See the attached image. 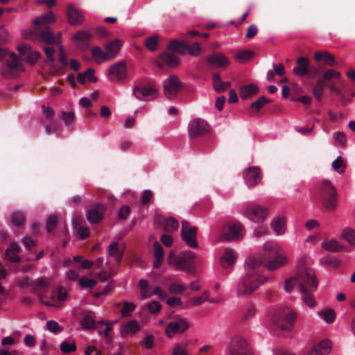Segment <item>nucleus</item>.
Masks as SVG:
<instances>
[{
	"label": "nucleus",
	"instance_id": "1",
	"mask_svg": "<svg viewBox=\"0 0 355 355\" xmlns=\"http://www.w3.org/2000/svg\"><path fill=\"white\" fill-rule=\"evenodd\" d=\"M288 262V257L281 253L280 247L277 243H266L263 254H255L246 260V274L239 283L238 294L249 295L266 280L259 274L258 268L262 264L265 263L267 269L272 271L284 266Z\"/></svg>",
	"mask_w": 355,
	"mask_h": 355
},
{
	"label": "nucleus",
	"instance_id": "2",
	"mask_svg": "<svg viewBox=\"0 0 355 355\" xmlns=\"http://www.w3.org/2000/svg\"><path fill=\"white\" fill-rule=\"evenodd\" d=\"M307 259V257H302L298 261V266L302 267ZM297 276L303 302L309 308L315 307L317 302L313 293L316 291L319 282L314 270L308 268H301L297 272Z\"/></svg>",
	"mask_w": 355,
	"mask_h": 355
},
{
	"label": "nucleus",
	"instance_id": "3",
	"mask_svg": "<svg viewBox=\"0 0 355 355\" xmlns=\"http://www.w3.org/2000/svg\"><path fill=\"white\" fill-rule=\"evenodd\" d=\"M297 316L296 312L289 307L279 308L272 317L273 327L284 331H290Z\"/></svg>",
	"mask_w": 355,
	"mask_h": 355
},
{
	"label": "nucleus",
	"instance_id": "4",
	"mask_svg": "<svg viewBox=\"0 0 355 355\" xmlns=\"http://www.w3.org/2000/svg\"><path fill=\"white\" fill-rule=\"evenodd\" d=\"M196 258L194 252L190 250L182 252L180 255H175L173 252L168 254V263L173 266L177 270L190 272L193 269V263Z\"/></svg>",
	"mask_w": 355,
	"mask_h": 355
},
{
	"label": "nucleus",
	"instance_id": "5",
	"mask_svg": "<svg viewBox=\"0 0 355 355\" xmlns=\"http://www.w3.org/2000/svg\"><path fill=\"white\" fill-rule=\"evenodd\" d=\"M0 58H3L6 62V66L0 68V73L3 76L12 78L16 72L24 71L15 53L0 48Z\"/></svg>",
	"mask_w": 355,
	"mask_h": 355
},
{
	"label": "nucleus",
	"instance_id": "6",
	"mask_svg": "<svg viewBox=\"0 0 355 355\" xmlns=\"http://www.w3.org/2000/svg\"><path fill=\"white\" fill-rule=\"evenodd\" d=\"M321 195L326 209L332 211L337 207V194L329 181L324 180L322 185Z\"/></svg>",
	"mask_w": 355,
	"mask_h": 355
},
{
	"label": "nucleus",
	"instance_id": "7",
	"mask_svg": "<svg viewBox=\"0 0 355 355\" xmlns=\"http://www.w3.org/2000/svg\"><path fill=\"white\" fill-rule=\"evenodd\" d=\"M189 327L188 320L180 316L175 315V318L166 325L165 334L168 338H173L176 334H181L186 331Z\"/></svg>",
	"mask_w": 355,
	"mask_h": 355
},
{
	"label": "nucleus",
	"instance_id": "8",
	"mask_svg": "<svg viewBox=\"0 0 355 355\" xmlns=\"http://www.w3.org/2000/svg\"><path fill=\"white\" fill-rule=\"evenodd\" d=\"M164 94L168 99L175 98L182 89V83L175 75L170 76L163 81Z\"/></svg>",
	"mask_w": 355,
	"mask_h": 355
},
{
	"label": "nucleus",
	"instance_id": "9",
	"mask_svg": "<svg viewBox=\"0 0 355 355\" xmlns=\"http://www.w3.org/2000/svg\"><path fill=\"white\" fill-rule=\"evenodd\" d=\"M24 37L36 41L39 40L40 42H45L48 44H53L56 42V36L53 35V32L49 28L44 29L43 31H35L31 29L25 30L22 31Z\"/></svg>",
	"mask_w": 355,
	"mask_h": 355
},
{
	"label": "nucleus",
	"instance_id": "10",
	"mask_svg": "<svg viewBox=\"0 0 355 355\" xmlns=\"http://www.w3.org/2000/svg\"><path fill=\"white\" fill-rule=\"evenodd\" d=\"M244 233L243 225L240 223L233 222L223 228L222 237L227 241H236L243 238Z\"/></svg>",
	"mask_w": 355,
	"mask_h": 355
},
{
	"label": "nucleus",
	"instance_id": "11",
	"mask_svg": "<svg viewBox=\"0 0 355 355\" xmlns=\"http://www.w3.org/2000/svg\"><path fill=\"white\" fill-rule=\"evenodd\" d=\"M227 351L229 355H252L246 340L239 336L232 338Z\"/></svg>",
	"mask_w": 355,
	"mask_h": 355
},
{
	"label": "nucleus",
	"instance_id": "12",
	"mask_svg": "<svg viewBox=\"0 0 355 355\" xmlns=\"http://www.w3.org/2000/svg\"><path fill=\"white\" fill-rule=\"evenodd\" d=\"M197 232L198 228L196 227L191 226L189 223L185 220L182 222V239L189 247L194 249L198 247Z\"/></svg>",
	"mask_w": 355,
	"mask_h": 355
},
{
	"label": "nucleus",
	"instance_id": "13",
	"mask_svg": "<svg viewBox=\"0 0 355 355\" xmlns=\"http://www.w3.org/2000/svg\"><path fill=\"white\" fill-rule=\"evenodd\" d=\"M188 131L189 136L193 138L208 133L210 131V127L206 121L196 118L189 122Z\"/></svg>",
	"mask_w": 355,
	"mask_h": 355
},
{
	"label": "nucleus",
	"instance_id": "14",
	"mask_svg": "<svg viewBox=\"0 0 355 355\" xmlns=\"http://www.w3.org/2000/svg\"><path fill=\"white\" fill-rule=\"evenodd\" d=\"M269 213L268 209L263 205H253L247 209L245 217L254 223L263 222Z\"/></svg>",
	"mask_w": 355,
	"mask_h": 355
},
{
	"label": "nucleus",
	"instance_id": "15",
	"mask_svg": "<svg viewBox=\"0 0 355 355\" xmlns=\"http://www.w3.org/2000/svg\"><path fill=\"white\" fill-rule=\"evenodd\" d=\"M134 96L140 101H148L155 99L159 94L157 89L151 85L135 87L132 89Z\"/></svg>",
	"mask_w": 355,
	"mask_h": 355
},
{
	"label": "nucleus",
	"instance_id": "16",
	"mask_svg": "<svg viewBox=\"0 0 355 355\" xmlns=\"http://www.w3.org/2000/svg\"><path fill=\"white\" fill-rule=\"evenodd\" d=\"M109 79L112 82L123 80L127 76L126 64L125 62H117L113 64L108 69Z\"/></svg>",
	"mask_w": 355,
	"mask_h": 355
},
{
	"label": "nucleus",
	"instance_id": "17",
	"mask_svg": "<svg viewBox=\"0 0 355 355\" xmlns=\"http://www.w3.org/2000/svg\"><path fill=\"white\" fill-rule=\"evenodd\" d=\"M93 38L92 33L88 30H81L76 32L71 37V40L76 44L78 49H86Z\"/></svg>",
	"mask_w": 355,
	"mask_h": 355
},
{
	"label": "nucleus",
	"instance_id": "18",
	"mask_svg": "<svg viewBox=\"0 0 355 355\" xmlns=\"http://www.w3.org/2000/svg\"><path fill=\"white\" fill-rule=\"evenodd\" d=\"M22 60L33 65L41 57V53L37 51H33L28 45L21 44L17 46Z\"/></svg>",
	"mask_w": 355,
	"mask_h": 355
},
{
	"label": "nucleus",
	"instance_id": "19",
	"mask_svg": "<svg viewBox=\"0 0 355 355\" xmlns=\"http://www.w3.org/2000/svg\"><path fill=\"white\" fill-rule=\"evenodd\" d=\"M55 21L56 18L53 12H48L44 13L35 17L33 20V24L36 27L34 31H39L42 28H49V26L55 22Z\"/></svg>",
	"mask_w": 355,
	"mask_h": 355
},
{
	"label": "nucleus",
	"instance_id": "20",
	"mask_svg": "<svg viewBox=\"0 0 355 355\" xmlns=\"http://www.w3.org/2000/svg\"><path fill=\"white\" fill-rule=\"evenodd\" d=\"M243 178L246 184L249 187H254L258 184L261 180L259 168L256 166L250 167L243 172Z\"/></svg>",
	"mask_w": 355,
	"mask_h": 355
},
{
	"label": "nucleus",
	"instance_id": "21",
	"mask_svg": "<svg viewBox=\"0 0 355 355\" xmlns=\"http://www.w3.org/2000/svg\"><path fill=\"white\" fill-rule=\"evenodd\" d=\"M67 15L69 22L73 26H79L85 21L84 15L71 3L67 5Z\"/></svg>",
	"mask_w": 355,
	"mask_h": 355
},
{
	"label": "nucleus",
	"instance_id": "22",
	"mask_svg": "<svg viewBox=\"0 0 355 355\" xmlns=\"http://www.w3.org/2000/svg\"><path fill=\"white\" fill-rule=\"evenodd\" d=\"M207 62L215 67H225L230 64V60L225 54L216 52L206 58Z\"/></svg>",
	"mask_w": 355,
	"mask_h": 355
},
{
	"label": "nucleus",
	"instance_id": "23",
	"mask_svg": "<svg viewBox=\"0 0 355 355\" xmlns=\"http://www.w3.org/2000/svg\"><path fill=\"white\" fill-rule=\"evenodd\" d=\"M270 227L276 236H281L286 232V217L278 216L275 217L270 222Z\"/></svg>",
	"mask_w": 355,
	"mask_h": 355
},
{
	"label": "nucleus",
	"instance_id": "24",
	"mask_svg": "<svg viewBox=\"0 0 355 355\" xmlns=\"http://www.w3.org/2000/svg\"><path fill=\"white\" fill-rule=\"evenodd\" d=\"M296 67L293 69L294 75L302 77L309 73L310 61L306 57H300L296 61Z\"/></svg>",
	"mask_w": 355,
	"mask_h": 355
},
{
	"label": "nucleus",
	"instance_id": "25",
	"mask_svg": "<svg viewBox=\"0 0 355 355\" xmlns=\"http://www.w3.org/2000/svg\"><path fill=\"white\" fill-rule=\"evenodd\" d=\"M238 254L234 249L226 248L220 259V263L223 268H227L234 264Z\"/></svg>",
	"mask_w": 355,
	"mask_h": 355
},
{
	"label": "nucleus",
	"instance_id": "26",
	"mask_svg": "<svg viewBox=\"0 0 355 355\" xmlns=\"http://www.w3.org/2000/svg\"><path fill=\"white\" fill-rule=\"evenodd\" d=\"M321 248L329 252L336 253L344 250V246L336 239H326L321 243Z\"/></svg>",
	"mask_w": 355,
	"mask_h": 355
},
{
	"label": "nucleus",
	"instance_id": "27",
	"mask_svg": "<svg viewBox=\"0 0 355 355\" xmlns=\"http://www.w3.org/2000/svg\"><path fill=\"white\" fill-rule=\"evenodd\" d=\"M105 209V207L103 204H98L94 207L89 210L86 214L88 220L92 223H98Z\"/></svg>",
	"mask_w": 355,
	"mask_h": 355
},
{
	"label": "nucleus",
	"instance_id": "28",
	"mask_svg": "<svg viewBox=\"0 0 355 355\" xmlns=\"http://www.w3.org/2000/svg\"><path fill=\"white\" fill-rule=\"evenodd\" d=\"M331 343L329 340H325L314 346L308 355H328L330 352Z\"/></svg>",
	"mask_w": 355,
	"mask_h": 355
},
{
	"label": "nucleus",
	"instance_id": "29",
	"mask_svg": "<svg viewBox=\"0 0 355 355\" xmlns=\"http://www.w3.org/2000/svg\"><path fill=\"white\" fill-rule=\"evenodd\" d=\"M314 59L315 61H323L328 66H334L336 64L334 55L327 51H318L315 53Z\"/></svg>",
	"mask_w": 355,
	"mask_h": 355
},
{
	"label": "nucleus",
	"instance_id": "30",
	"mask_svg": "<svg viewBox=\"0 0 355 355\" xmlns=\"http://www.w3.org/2000/svg\"><path fill=\"white\" fill-rule=\"evenodd\" d=\"M67 297V291L60 287L58 289L57 292L51 296L50 300L46 302V305L50 306H58L60 302L65 300Z\"/></svg>",
	"mask_w": 355,
	"mask_h": 355
},
{
	"label": "nucleus",
	"instance_id": "31",
	"mask_svg": "<svg viewBox=\"0 0 355 355\" xmlns=\"http://www.w3.org/2000/svg\"><path fill=\"white\" fill-rule=\"evenodd\" d=\"M105 49L107 53L110 56V60L113 59L119 53L121 48V41L119 39H115L105 44Z\"/></svg>",
	"mask_w": 355,
	"mask_h": 355
},
{
	"label": "nucleus",
	"instance_id": "32",
	"mask_svg": "<svg viewBox=\"0 0 355 355\" xmlns=\"http://www.w3.org/2000/svg\"><path fill=\"white\" fill-rule=\"evenodd\" d=\"M159 59L162 63L170 67H175L180 63V59L178 55L168 52L162 53L159 55Z\"/></svg>",
	"mask_w": 355,
	"mask_h": 355
},
{
	"label": "nucleus",
	"instance_id": "33",
	"mask_svg": "<svg viewBox=\"0 0 355 355\" xmlns=\"http://www.w3.org/2000/svg\"><path fill=\"white\" fill-rule=\"evenodd\" d=\"M19 252V247L18 245L15 243H12L6 250V258L11 262H18L20 261Z\"/></svg>",
	"mask_w": 355,
	"mask_h": 355
},
{
	"label": "nucleus",
	"instance_id": "34",
	"mask_svg": "<svg viewBox=\"0 0 355 355\" xmlns=\"http://www.w3.org/2000/svg\"><path fill=\"white\" fill-rule=\"evenodd\" d=\"M123 247H121L116 242H112L109 247V255L113 257L119 265L123 257Z\"/></svg>",
	"mask_w": 355,
	"mask_h": 355
},
{
	"label": "nucleus",
	"instance_id": "35",
	"mask_svg": "<svg viewBox=\"0 0 355 355\" xmlns=\"http://www.w3.org/2000/svg\"><path fill=\"white\" fill-rule=\"evenodd\" d=\"M187 42L174 40L168 44V49L176 51L182 55L187 53Z\"/></svg>",
	"mask_w": 355,
	"mask_h": 355
},
{
	"label": "nucleus",
	"instance_id": "36",
	"mask_svg": "<svg viewBox=\"0 0 355 355\" xmlns=\"http://www.w3.org/2000/svg\"><path fill=\"white\" fill-rule=\"evenodd\" d=\"M259 89L254 84H249L241 87L240 96L243 99H248L257 94Z\"/></svg>",
	"mask_w": 355,
	"mask_h": 355
},
{
	"label": "nucleus",
	"instance_id": "37",
	"mask_svg": "<svg viewBox=\"0 0 355 355\" xmlns=\"http://www.w3.org/2000/svg\"><path fill=\"white\" fill-rule=\"evenodd\" d=\"M49 280L44 277H39L35 279L31 285V291L37 293L41 290L45 289L49 286Z\"/></svg>",
	"mask_w": 355,
	"mask_h": 355
},
{
	"label": "nucleus",
	"instance_id": "38",
	"mask_svg": "<svg viewBox=\"0 0 355 355\" xmlns=\"http://www.w3.org/2000/svg\"><path fill=\"white\" fill-rule=\"evenodd\" d=\"M213 87L216 92L220 93L225 91L229 86L230 83L222 80L218 73L213 74Z\"/></svg>",
	"mask_w": 355,
	"mask_h": 355
},
{
	"label": "nucleus",
	"instance_id": "39",
	"mask_svg": "<svg viewBox=\"0 0 355 355\" xmlns=\"http://www.w3.org/2000/svg\"><path fill=\"white\" fill-rule=\"evenodd\" d=\"M340 237L345 239L350 246L355 248V230L350 227L344 228L341 233Z\"/></svg>",
	"mask_w": 355,
	"mask_h": 355
},
{
	"label": "nucleus",
	"instance_id": "40",
	"mask_svg": "<svg viewBox=\"0 0 355 355\" xmlns=\"http://www.w3.org/2000/svg\"><path fill=\"white\" fill-rule=\"evenodd\" d=\"M320 265H327L333 268H337L340 264V261L334 256L327 254L319 259Z\"/></svg>",
	"mask_w": 355,
	"mask_h": 355
},
{
	"label": "nucleus",
	"instance_id": "41",
	"mask_svg": "<svg viewBox=\"0 0 355 355\" xmlns=\"http://www.w3.org/2000/svg\"><path fill=\"white\" fill-rule=\"evenodd\" d=\"M92 54L96 58L98 62H103L110 60V56L98 46H94L92 49Z\"/></svg>",
	"mask_w": 355,
	"mask_h": 355
},
{
	"label": "nucleus",
	"instance_id": "42",
	"mask_svg": "<svg viewBox=\"0 0 355 355\" xmlns=\"http://www.w3.org/2000/svg\"><path fill=\"white\" fill-rule=\"evenodd\" d=\"M139 287L141 290V300H146L151 297V286L146 279H141L139 281Z\"/></svg>",
	"mask_w": 355,
	"mask_h": 355
},
{
	"label": "nucleus",
	"instance_id": "43",
	"mask_svg": "<svg viewBox=\"0 0 355 355\" xmlns=\"http://www.w3.org/2000/svg\"><path fill=\"white\" fill-rule=\"evenodd\" d=\"M163 227L165 231L172 232L178 229L179 223L175 218L168 217L164 220Z\"/></svg>",
	"mask_w": 355,
	"mask_h": 355
},
{
	"label": "nucleus",
	"instance_id": "44",
	"mask_svg": "<svg viewBox=\"0 0 355 355\" xmlns=\"http://www.w3.org/2000/svg\"><path fill=\"white\" fill-rule=\"evenodd\" d=\"M318 316L325 321L327 324L332 323L335 320V312L333 309H325L318 311Z\"/></svg>",
	"mask_w": 355,
	"mask_h": 355
},
{
	"label": "nucleus",
	"instance_id": "45",
	"mask_svg": "<svg viewBox=\"0 0 355 355\" xmlns=\"http://www.w3.org/2000/svg\"><path fill=\"white\" fill-rule=\"evenodd\" d=\"M95 324L96 322L93 313L91 312L85 313L81 320L82 327L85 329H88L95 327Z\"/></svg>",
	"mask_w": 355,
	"mask_h": 355
},
{
	"label": "nucleus",
	"instance_id": "46",
	"mask_svg": "<svg viewBox=\"0 0 355 355\" xmlns=\"http://www.w3.org/2000/svg\"><path fill=\"white\" fill-rule=\"evenodd\" d=\"M10 220L13 225L21 227L25 221V215L21 211H15L11 214Z\"/></svg>",
	"mask_w": 355,
	"mask_h": 355
},
{
	"label": "nucleus",
	"instance_id": "47",
	"mask_svg": "<svg viewBox=\"0 0 355 355\" xmlns=\"http://www.w3.org/2000/svg\"><path fill=\"white\" fill-rule=\"evenodd\" d=\"M209 300V295L207 292H204L201 295L192 297L188 301V305L191 306H196L202 304L203 302Z\"/></svg>",
	"mask_w": 355,
	"mask_h": 355
},
{
	"label": "nucleus",
	"instance_id": "48",
	"mask_svg": "<svg viewBox=\"0 0 355 355\" xmlns=\"http://www.w3.org/2000/svg\"><path fill=\"white\" fill-rule=\"evenodd\" d=\"M141 329L140 324L136 320L128 321L124 326V330L127 334H134Z\"/></svg>",
	"mask_w": 355,
	"mask_h": 355
},
{
	"label": "nucleus",
	"instance_id": "49",
	"mask_svg": "<svg viewBox=\"0 0 355 355\" xmlns=\"http://www.w3.org/2000/svg\"><path fill=\"white\" fill-rule=\"evenodd\" d=\"M44 51L45 53V55L47 58L46 60V63L50 66V67L53 68L54 67L55 59L53 56V54L55 53V49L52 47H44Z\"/></svg>",
	"mask_w": 355,
	"mask_h": 355
},
{
	"label": "nucleus",
	"instance_id": "50",
	"mask_svg": "<svg viewBox=\"0 0 355 355\" xmlns=\"http://www.w3.org/2000/svg\"><path fill=\"white\" fill-rule=\"evenodd\" d=\"M136 308V305L132 302H124L123 306L121 310L122 317H128Z\"/></svg>",
	"mask_w": 355,
	"mask_h": 355
},
{
	"label": "nucleus",
	"instance_id": "51",
	"mask_svg": "<svg viewBox=\"0 0 355 355\" xmlns=\"http://www.w3.org/2000/svg\"><path fill=\"white\" fill-rule=\"evenodd\" d=\"M116 322V321H107L105 322V327L103 329H98V334L103 336L107 340H110V331L112 329V325Z\"/></svg>",
	"mask_w": 355,
	"mask_h": 355
},
{
	"label": "nucleus",
	"instance_id": "52",
	"mask_svg": "<svg viewBox=\"0 0 355 355\" xmlns=\"http://www.w3.org/2000/svg\"><path fill=\"white\" fill-rule=\"evenodd\" d=\"M145 45L150 51H155L158 45V36L155 35L148 38L145 42Z\"/></svg>",
	"mask_w": 355,
	"mask_h": 355
},
{
	"label": "nucleus",
	"instance_id": "53",
	"mask_svg": "<svg viewBox=\"0 0 355 355\" xmlns=\"http://www.w3.org/2000/svg\"><path fill=\"white\" fill-rule=\"evenodd\" d=\"M297 282L300 283L297 275H296V277L286 280L284 284V291L286 293H291L293 291L295 285L297 284Z\"/></svg>",
	"mask_w": 355,
	"mask_h": 355
},
{
	"label": "nucleus",
	"instance_id": "54",
	"mask_svg": "<svg viewBox=\"0 0 355 355\" xmlns=\"http://www.w3.org/2000/svg\"><path fill=\"white\" fill-rule=\"evenodd\" d=\"M46 328L49 331L53 334H58L62 330V327L54 320H49L46 322Z\"/></svg>",
	"mask_w": 355,
	"mask_h": 355
},
{
	"label": "nucleus",
	"instance_id": "55",
	"mask_svg": "<svg viewBox=\"0 0 355 355\" xmlns=\"http://www.w3.org/2000/svg\"><path fill=\"white\" fill-rule=\"evenodd\" d=\"M58 225V218L55 214L49 216L46 220V230L49 232L53 230Z\"/></svg>",
	"mask_w": 355,
	"mask_h": 355
},
{
	"label": "nucleus",
	"instance_id": "56",
	"mask_svg": "<svg viewBox=\"0 0 355 355\" xmlns=\"http://www.w3.org/2000/svg\"><path fill=\"white\" fill-rule=\"evenodd\" d=\"M201 52V48L200 44L198 42L193 43L192 45L189 46L187 43V53L192 56H197Z\"/></svg>",
	"mask_w": 355,
	"mask_h": 355
},
{
	"label": "nucleus",
	"instance_id": "57",
	"mask_svg": "<svg viewBox=\"0 0 355 355\" xmlns=\"http://www.w3.org/2000/svg\"><path fill=\"white\" fill-rule=\"evenodd\" d=\"M60 349L64 353H70L76 351V345L74 342L69 343L64 341L60 344Z\"/></svg>",
	"mask_w": 355,
	"mask_h": 355
},
{
	"label": "nucleus",
	"instance_id": "58",
	"mask_svg": "<svg viewBox=\"0 0 355 355\" xmlns=\"http://www.w3.org/2000/svg\"><path fill=\"white\" fill-rule=\"evenodd\" d=\"M254 53L250 50L241 51L236 54L235 58L241 61H246L253 57Z\"/></svg>",
	"mask_w": 355,
	"mask_h": 355
},
{
	"label": "nucleus",
	"instance_id": "59",
	"mask_svg": "<svg viewBox=\"0 0 355 355\" xmlns=\"http://www.w3.org/2000/svg\"><path fill=\"white\" fill-rule=\"evenodd\" d=\"M79 284L83 288H92L97 284V281L94 279L81 278L79 279Z\"/></svg>",
	"mask_w": 355,
	"mask_h": 355
},
{
	"label": "nucleus",
	"instance_id": "60",
	"mask_svg": "<svg viewBox=\"0 0 355 355\" xmlns=\"http://www.w3.org/2000/svg\"><path fill=\"white\" fill-rule=\"evenodd\" d=\"M155 343V338L152 334L146 335L141 341V345L146 349H151Z\"/></svg>",
	"mask_w": 355,
	"mask_h": 355
},
{
	"label": "nucleus",
	"instance_id": "61",
	"mask_svg": "<svg viewBox=\"0 0 355 355\" xmlns=\"http://www.w3.org/2000/svg\"><path fill=\"white\" fill-rule=\"evenodd\" d=\"M95 34L96 37L99 39L107 38L110 36L109 31L102 26H99L96 28Z\"/></svg>",
	"mask_w": 355,
	"mask_h": 355
},
{
	"label": "nucleus",
	"instance_id": "62",
	"mask_svg": "<svg viewBox=\"0 0 355 355\" xmlns=\"http://www.w3.org/2000/svg\"><path fill=\"white\" fill-rule=\"evenodd\" d=\"M147 307L149 312L152 314L157 313L162 309V305L158 302L155 300L150 302L148 304Z\"/></svg>",
	"mask_w": 355,
	"mask_h": 355
},
{
	"label": "nucleus",
	"instance_id": "63",
	"mask_svg": "<svg viewBox=\"0 0 355 355\" xmlns=\"http://www.w3.org/2000/svg\"><path fill=\"white\" fill-rule=\"evenodd\" d=\"M185 288L186 287L184 285L173 283L171 284L169 287V292L171 294L182 293Z\"/></svg>",
	"mask_w": 355,
	"mask_h": 355
},
{
	"label": "nucleus",
	"instance_id": "64",
	"mask_svg": "<svg viewBox=\"0 0 355 355\" xmlns=\"http://www.w3.org/2000/svg\"><path fill=\"white\" fill-rule=\"evenodd\" d=\"M171 355H190V354L188 353L185 347H183L180 345H176L172 350Z\"/></svg>",
	"mask_w": 355,
	"mask_h": 355
}]
</instances>
